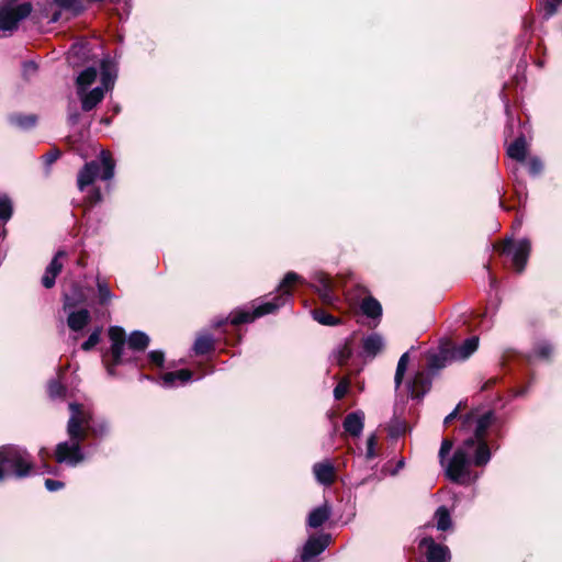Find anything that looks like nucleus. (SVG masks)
Returning a JSON list of instances; mask_svg holds the SVG:
<instances>
[{"instance_id": "1", "label": "nucleus", "mask_w": 562, "mask_h": 562, "mask_svg": "<svg viewBox=\"0 0 562 562\" xmlns=\"http://www.w3.org/2000/svg\"><path fill=\"white\" fill-rule=\"evenodd\" d=\"M492 411L474 419L473 436L465 439L453 452L446 468L447 477L458 484H467L470 479V465L485 467L491 460V450L486 441L488 429L495 423Z\"/></svg>"}, {"instance_id": "2", "label": "nucleus", "mask_w": 562, "mask_h": 562, "mask_svg": "<svg viewBox=\"0 0 562 562\" xmlns=\"http://www.w3.org/2000/svg\"><path fill=\"white\" fill-rule=\"evenodd\" d=\"M69 409L70 417L67 423L68 440L61 441L56 446L54 456L58 463L76 467L86 459L82 449L86 430L82 428V423H87V419L77 412V403H70Z\"/></svg>"}, {"instance_id": "3", "label": "nucleus", "mask_w": 562, "mask_h": 562, "mask_svg": "<svg viewBox=\"0 0 562 562\" xmlns=\"http://www.w3.org/2000/svg\"><path fill=\"white\" fill-rule=\"evenodd\" d=\"M303 279L296 272L290 271L288 272L281 283L279 284V290L281 291L279 295L274 296L272 301L265 302L254 307L252 310H236L231 314V323L233 325H240L245 323H251L256 318L265 316L267 314H271L281 306L285 304L292 297V293L286 286H290L296 282H302Z\"/></svg>"}, {"instance_id": "4", "label": "nucleus", "mask_w": 562, "mask_h": 562, "mask_svg": "<svg viewBox=\"0 0 562 562\" xmlns=\"http://www.w3.org/2000/svg\"><path fill=\"white\" fill-rule=\"evenodd\" d=\"M33 471V463L30 453L18 446L0 448V482L7 475L16 479L29 476Z\"/></svg>"}, {"instance_id": "5", "label": "nucleus", "mask_w": 562, "mask_h": 562, "mask_svg": "<svg viewBox=\"0 0 562 562\" xmlns=\"http://www.w3.org/2000/svg\"><path fill=\"white\" fill-rule=\"evenodd\" d=\"M101 85L89 90L77 91L85 112L93 110L103 99L105 92L111 90L116 79V67L109 58H103L100 65Z\"/></svg>"}, {"instance_id": "6", "label": "nucleus", "mask_w": 562, "mask_h": 562, "mask_svg": "<svg viewBox=\"0 0 562 562\" xmlns=\"http://www.w3.org/2000/svg\"><path fill=\"white\" fill-rule=\"evenodd\" d=\"M114 161L109 151L102 150L100 161L87 162L78 173L77 184L80 191L92 184L97 177L102 180H111L114 176Z\"/></svg>"}, {"instance_id": "7", "label": "nucleus", "mask_w": 562, "mask_h": 562, "mask_svg": "<svg viewBox=\"0 0 562 562\" xmlns=\"http://www.w3.org/2000/svg\"><path fill=\"white\" fill-rule=\"evenodd\" d=\"M32 12L30 2H18L16 0H2L0 3V31L12 34L19 27V23L26 19Z\"/></svg>"}, {"instance_id": "8", "label": "nucleus", "mask_w": 562, "mask_h": 562, "mask_svg": "<svg viewBox=\"0 0 562 562\" xmlns=\"http://www.w3.org/2000/svg\"><path fill=\"white\" fill-rule=\"evenodd\" d=\"M531 251V243L528 238L518 240L506 239L502 252L510 258L515 270L520 273L525 270L529 255Z\"/></svg>"}, {"instance_id": "9", "label": "nucleus", "mask_w": 562, "mask_h": 562, "mask_svg": "<svg viewBox=\"0 0 562 562\" xmlns=\"http://www.w3.org/2000/svg\"><path fill=\"white\" fill-rule=\"evenodd\" d=\"M86 1L87 0H50L44 14L50 23L59 21L63 12L76 16L85 10Z\"/></svg>"}, {"instance_id": "10", "label": "nucleus", "mask_w": 562, "mask_h": 562, "mask_svg": "<svg viewBox=\"0 0 562 562\" xmlns=\"http://www.w3.org/2000/svg\"><path fill=\"white\" fill-rule=\"evenodd\" d=\"M330 535L322 533L311 536L304 543L300 558L301 562H316V558L323 553L330 543Z\"/></svg>"}, {"instance_id": "11", "label": "nucleus", "mask_w": 562, "mask_h": 562, "mask_svg": "<svg viewBox=\"0 0 562 562\" xmlns=\"http://www.w3.org/2000/svg\"><path fill=\"white\" fill-rule=\"evenodd\" d=\"M64 312L67 314V326L74 333L70 339L76 342L82 330L90 323L91 314L87 308L68 310Z\"/></svg>"}, {"instance_id": "12", "label": "nucleus", "mask_w": 562, "mask_h": 562, "mask_svg": "<svg viewBox=\"0 0 562 562\" xmlns=\"http://www.w3.org/2000/svg\"><path fill=\"white\" fill-rule=\"evenodd\" d=\"M406 387L412 398L422 400L431 387V378L425 371H418L407 381Z\"/></svg>"}, {"instance_id": "13", "label": "nucleus", "mask_w": 562, "mask_h": 562, "mask_svg": "<svg viewBox=\"0 0 562 562\" xmlns=\"http://www.w3.org/2000/svg\"><path fill=\"white\" fill-rule=\"evenodd\" d=\"M420 547L426 548L427 562H449L450 550L447 546L437 543L431 537H426L420 540Z\"/></svg>"}, {"instance_id": "14", "label": "nucleus", "mask_w": 562, "mask_h": 562, "mask_svg": "<svg viewBox=\"0 0 562 562\" xmlns=\"http://www.w3.org/2000/svg\"><path fill=\"white\" fill-rule=\"evenodd\" d=\"M87 294L82 285L72 283L68 291L63 294V311L77 310L87 302Z\"/></svg>"}, {"instance_id": "15", "label": "nucleus", "mask_w": 562, "mask_h": 562, "mask_svg": "<svg viewBox=\"0 0 562 562\" xmlns=\"http://www.w3.org/2000/svg\"><path fill=\"white\" fill-rule=\"evenodd\" d=\"M77 412L80 416L82 415V417H86L87 419V423H82L86 436L88 435V431L95 437H103L109 432V425L105 420H93L91 413L79 404H77Z\"/></svg>"}, {"instance_id": "16", "label": "nucleus", "mask_w": 562, "mask_h": 562, "mask_svg": "<svg viewBox=\"0 0 562 562\" xmlns=\"http://www.w3.org/2000/svg\"><path fill=\"white\" fill-rule=\"evenodd\" d=\"M67 256L66 251L58 250L49 265L46 267L45 273L42 277V284L46 289H50L55 284L56 277L60 273L63 269V262L61 259H64Z\"/></svg>"}, {"instance_id": "17", "label": "nucleus", "mask_w": 562, "mask_h": 562, "mask_svg": "<svg viewBox=\"0 0 562 562\" xmlns=\"http://www.w3.org/2000/svg\"><path fill=\"white\" fill-rule=\"evenodd\" d=\"M314 290L318 293L321 300L326 304H334L336 296L333 294V284L328 276L318 273L315 276L314 283L312 284Z\"/></svg>"}, {"instance_id": "18", "label": "nucleus", "mask_w": 562, "mask_h": 562, "mask_svg": "<svg viewBox=\"0 0 562 562\" xmlns=\"http://www.w3.org/2000/svg\"><path fill=\"white\" fill-rule=\"evenodd\" d=\"M313 474L315 480L325 486H329L335 481V467L331 461L324 460L313 465Z\"/></svg>"}, {"instance_id": "19", "label": "nucleus", "mask_w": 562, "mask_h": 562, "mask_svg": "<svg viewBox=\"0 0 562 562\" xmlns=\"http://www.w3.org/2000/svg\"><path fill=\"white\" fill-rule=\"evenodd\" d=\"M124 353L125 344H111V359H104L105 369L109 375H115V367L126 363L128 361V359L124 357Z\"/></svg>"}, {"instance_id": "20", "label": "nucleus", "mask_w": 562, "mask_h": 562, "mask_svg": "<svg viewBox=\"0 0 562 562\" xmlns=\"http://www.w3.org/2000/svg\"><path fill=\"white\" fill-rule=\"evenodd\" d=\"M342 426L345 431L350 436L359 437L364 427V413L362 411L349 413L345 417Z\"/></svg>"}, {"instance_id": "21", "label": "nucleus", "mask_w": 562, "mask_h": 562, "mask_svg": "<svg viewBox=\"0 0 562 562\" xmlns=\"http://www.w3.org/2000/svg\"><path fill=\"white\" fill-rule=\"evenodd\" d=\"M384 348V338L379 333H372L362 339V355L375 358Z\"/></svg>"}, {"instance_id": "22", "label": "nucleus", "mask_w": 562, "mask_h": 562, "mask_svg": "<svg viewBox=\"0 0 562 562\" xmlns=\"http://www.w3.org/2000/svg\"><path fill=\"white\" fill-rule=\"evenodd\" d=\"M479 347V338L473 336L465 339L461 345L456 346L450 351L451 360H467Z\"/></svg>"}, {"instance_id": "23", "label": "nucleus", "mask_w": 562, "mask_h": 562, "mask_svg": "<svg viewBox=\"0 0 562 562\" xmlns=\"http://www.w3.org/2000/svg\"><path fill=\"white\" fill-rule=\"evenodd\" d=\"M331 515V506L325 502L321 506L313 508L307 516V526L318 528L325 524Z\"/></svg>"}, {"instance_id": "24", "label": "nucleus", "mask_w": 562, "mask_h": 562, "mask_svg": "<svg viewBox=\"0 0 562 562\" xmlns=\"http://www.w3.org/2000/svg\"><path fill=\"white\" fill-rule=\"evenodd\" d=\"M192 378V372L188 369H182L173 372H167L161 375V384L164 387L170 389L177 384H184Z\"/></svg>"}, {"instance_id": "25", "label": "nucleus", "mask_w": 562, "mask_h": 562, "mask_svg": "<svg viewBox=\"0 0 562 562\" xmlns=\"http://www.w3.org/2000/svg\"><path fill=\"white\" fill-rule=\"evenodd\" d=\"M353 353L351 339L348 338L342 342L338 344L331 352V359L338 366H345Z\"/></svg>"}, {"instance_id": "26", "label": "nucleus", "mask_w": 562, "mask_h": 562, "mask_svg": "<svg viewBox=\"0 0 562 562\" xmlns=\"http://www.w3.org/2000/svg\"><path fill=\"white\" fill-rule=\"evenodd\" d=\"M360 310L363 315L373 321H380L382 316V305L373 296L364 297L360 304Z\"/></svg>"}, {"instance_id": "27", "label": "nucleus", "mask_w": 562, "mask_h": 562, "mask_svg": "<svg viewBox=\"0 0 562 562\" xmlns=\"http://www.w3.org/2000/svg\"><path fill=\"white\" fill-rule=\"evenodd\" d=\"M507 155L519 162H524L527 156V142L524 135L517 137L508 147Z\"/></svg>"}, {"instance_id": "28", "label": "nucleus", "mask_w": 562, "mask_h": 562, "mask_svg": "<svg viewBox=\"0 0 562 562\" xmlns=\"http://www.w3.org/2000/svg\"><path fill=\"white\" fill-rule=\"evenodd\" d=\"M98 70L95 67H87L76 79L77 91L87 90L97 80Z\"/></svg>"}, {"instance_id": "29", "label": "nucleus", "mask_w": 562, "mask_h": 562, "mask_svg": "<svg viewBox=\"0 0 562 562\" xmlns=\"http://www.w3.org/2000/svg\"><path fill=\"white\" fill-rule=\"evenodd\" d=\"M149 341V336L140 330H134L127 338L128 347L135 351L145 350L148 347Z\"/></svg>"}, {"instance_id": "30", "label": "nucleus", "mask_w": 562, "mask_h": 562, "mask_svg": "<svg viewBox=\"0 0 562 562\" xmlns=\"http://www.w3.org/2000/svg\"><path fill=\"white\" fill-rule=\"evenodd\" d=\"M8 121L21 130H29L36 124L37 117L34 114L14 113L9 115Z\"/></svg>"}, {"instance_id": "31", "label": "nucleus", "mask_w": 562, "mask_h": 562, "mask_svg": "<svg viewBox=\"0 0 562 562\" xmlns=\"http://www.w3.org/2000/svg\"><path fill=\"white\" fill-rule=\"evenodd\" d=\"M214 349V338L211 334L199 335L193 344L195 355L202 356Z\"/></svg>"}, {"instance_id": "32", "label": "nucleus", "mask_w": 562, "mask_h": 562, "mask_svg": "<svg viewBox=\"0 0 562 562\" xmlns=\"http://www.w3.org/2000/svg\"><path fill=\"white\" fill-rule=\"evenodd\" d=\"M436 527L438 530L446 531L451 528L452 519L447 507L440 506L435 513Z\"/></svg>"}, {"instance_id": "33", "label": "nucleus", "mask_w": 562, "mask_h": 562, "mask_svg": "<svg viewBox=\"0 0 562 562\" xmlns=\"http://www.w3.org/2000/svg\"><path fill=\"white\" fill-rule=\"evenodd\" d=\"M451 360L450 352L448 350H441L438 353H432L428 359V367L431 371H438L446 367L448 360Z\"/></svg>"}, {"instance_id": "34", "label": "nucleus", "mask_w": 562, "mask_h": 562, "mask_svg": "<svg viewBox=\"0 0 562 562\" xmlns=\"http://www.w3.org/2000/svg\"><path fill=\"white\" fill-rule=\"evenodd\" d=\"M408 362H409V355H408V352H404L400 357L397 366H396V370H395L394 384H395L396 390L400 387V385L403 382L405 372L407 370Z\"/></svg>"}, {"instance_id": "35", "label": "nucleus", "mask_w": 562, "mask_h": 562, "mask_svg": "<svg viewBox=\"0 0 562 562\" xmlns=\"http://www.w3.org/2000/svg\"><path fill=\"white\" fill-rule=\"evenodd\" d=\"M312 315H313V318L322 325L336 326V325L340 324L339 318L326 313L323 310H314L312 312Z\"/></svg>"}, {"instance_id": "36", "label": "nucleus", "mask_w": 562, "mask_h": 562, "mask_svg": "<svg viewBox=\"0 0 562 562\" xmlns=\"http://www.w3.org/2000/svg\"><path fill=\"white\" fill-rule=\"evenodd\" d=\"M12 213L13 206L11 199L5 194L0 195V221L7 223L11 218Z\"/></svg>"}, {"instance_id": "37", "label": "nucleus", "mask_w": 562, "mask_h": 562, "mask_svg": "<svg viewBox=\"0 0 562 562\" xmlns=\"http://www.w3.org/2000/svg\"><path fill=\"white\" fill-rule=\"evenodd\" d=\"M98 299L101 305H106L113 299V294L104 281L97 280Z\"/></svg>"}, {"instance_id": "38", "label": "nucleus", "mask_w": 562, "mask_h": 562, "mask_svg": "<svg viewBox=\"0 0 562 562\" xmlns=\"http://www.w3.org/2000/svg\"><path fill=\"white\" fill-rule=\"evenodd\" d=\"M553 352V347L549 341L538 342L532 351V357L538 359H549Z\"/></svg>"}, {"instance_id": "39", "label": "nucleus", "mask_w": 562, "mask_h": 562, "mask_svg": "<svg viewBox=\"0 0 562 562\" xmlns=\"http://www.w3.org/2000/svg\"><path fill=\"white\" fill-rule=\"evenodd\" d=\"M101 334H102V327L101 326H97L92 333L89 335V337L87 338V340H85L82 344H81V349L83 351H90L92 350L99 342H100V338H101Z\"/></svg>"}, {"instance_id": "40", "label": "nucleus", "mask_w": 562, "mask_h": 562, "mask_svg": "<svg viewBox=\"0 0 562 562\" xmlns=\"http://www.w3.org/2000/svg\"><path fill=\"white\" fill-rule=\"evenodd\" d=\"M562 5V0H544L542 11H543V19L549 20L551 19L559 10V8Z\"/></svg>"}, {"instance_id": "41", "label": "nucleus", "mask_w": 562, "mask_h": 562, "mask_svg": "<svg viewBox=\"0 0 562 562\" xmlns=\"http://www.w3.org/2000/svg\"><path fill=\"white\" fill-rule=\"evenodd\" d=\"M109 338L111 344H126L125 330L121 326H111L109 328Z\"/></svg>"}, {"instance_id": "42", "label": "nucleus", "mask_w": 562, "mask_h": 562, "mask_svg": "<svg viewBox=\"0 0 562 562\" xmlns=\"http://www.w3.org/2000/svg\"><path fill=\"white\" fill-rule=\"evenodd\" d=\"M350 386V381L348 378H342L338 384L334 389V397L335 400H341L348 392Z\"/></svg>"}, {"instance_id": "43", "label": "nucleus", "mask_w": 562, "mask_h": 562, "mask_svg": "<svg viewBox=\"0 0 562 562\" xmlns=\"http://www.w3.org/2000/svg\"><path fill=\"white\" fill-rule=\"evenodd\" d=\"M66 393L65 386L58 381H50L48 384V394L52 398L63 397Z\"/></svg>"}, {"instance_id": "44", "label": "nucleus", "mask_w": 562, "mask_h": 562, "mask_svg": "<svg viewBox=\"0 0 562 562\" xmlns=\"http://www.w3.org/2000/svg\"><path fill=\"white\" fill-rule=\"evenodd\" d=\"M543 170V162L538 157H531L528 161V171L530 176L537 177Z\"/></svg>"}, {"instance_id": "45", "label": "nucleus", "mask_w": 562, "mask_h": 562, "mask_svg": "<svg viewBox=\"0 0 562 562\" xmlns=\"http://www.w3.org/2000/svg\"><path fill=\"white\" fill-rule=\"evenodd\" d=\"M451 449H452V442L450 440L445 439L441 442V447L439 450V461H440V464L442 467H445V469L447 468V464L449 463V462L446 463V458L450 453Z\"/></svg>"}, {"instance_id": "46", "label": "nucleus", "mask_w": 562, "mask_h": 562, "mask_svg": "<svg viewBox=\"0 0 562 562\" xmlns=\"http://www.w3.org/2000/svg\"><path fill=\"white\" fill-rule=\"evenodd\" d=\"M60 157V150L57 149V148H53L52 150H49L48 153H46L44 156H43V159H44V164H45V167H46V172L48 173L49 172V168L50 166Z\"/></svg>"}, {"instance_id": "47", "label": "nucleus", "mask_w": 562, "mask_h": 562, "mask_svg": "<svg viewBox=\"0 0 562 562\" xmlns=\"http://www.w3.org/2000/svg\"><path fill=\"white\" fill-rule=\"evenodd\" d=\"M148 360L151 364L162 368L165 363V352L162 350H151L148 352Z\"/></svg>"}, {"instance_id": "48", "label": "nucleus", "mask_w": 562, "mask_h": 562, "mask_svg": "<svg viewBox=\"0 0 562 562\" xmlns=\"http://www.w3.org/2000/svg\"><path fill=\"white\" fill-rule=\"evenodd\" d=\"M375 446H376V436H375V434H371L367 439L366 458L368 460H372L376 457Z\"/></svg>"}, {"instance_id": "49", "label": "nucleus", "mask_w": 562, "mask_h": 562, "mask_svg": "<svg viewBox=\"0 0 562 562\" xmlns=\"http://www.w3.org/2000/svg\"><path fill=\"white\" fill-rule=\"evenodd\" d=\"M36 71H37V65L34 61L29 60L23 64V76L26 79H30L31 77H33L36 74Z\"/></svg>"}, {"instance_id": "50", "label": "nucleus", "mask_w": 562, "mask_h": 562, "mask_svg": "<svg viewBox=\"0 0 562 562\" xmlns=\"http://www.w3.org/2000/svg\"><path fill=\"white\" fill-rule=\"evenodd\" d=\"M45 487L49 492H56L64 487V483L61 481L53 480V479H46L45 480Z\"/></svg>"}, {"instance_id": "51", "label": "nucleus", "mask_w": 562, "mask_h": 562, "mask_svg": "<svg viewBox=\"0 0 562 562\" xmlns=\"http://www.w3.org/2000/svg\"><path fill=\"white\" fill-rule=\"evenodd\" d=\"M405 432V425L401 422H395L392 426H391V436L392 437H397V436H401L402 434Z\"/></svg>"}, {"instance_id": "52", "label": "nucleus", "mask_w": 562, "mask_h": 562, "mask_svg": "<svg viewBox=\"0 0 562 562\" xmlns=\"http://www.w3.org/2000/svg\"><path fill=\"white\" fill-rule=\"evenodd\" d=\"M119 5H121V10L123 11L120 15L125 14L128 15L132 9V0H114Z\"/></svg>"}, {"instance_id": "53", "label": "nucleus", "mask_w": 562, "mask_h": 562, "mask_svg": "<svg viewBox=\"0 0 562 562\" xmlns=\"http://www.w3.org/2000/svg\"><path fill=\"white\" fill-rule=\"evenodd\" d=\"M90 203L95 204L102 200V194L100 189H93L89 195Z\"/></svg>"}, {"instance_id": "54", "label": "nucleus", "mask_w": 562, "mask_h": 562, "mask_svg": "<svg viewBox=\"0 0 562 562\" xmlns=\"http://www.w3.org/2000/svg\"><path fill=\"white\" fill-rule=\"evenodd\" d=\"M79 117H80V115H79V113H78V112L69 113V115H68V121H69V123H70L71 125H75V124H77V123H78Z\"/></svg>"}, {"instance_id": "55", "label": "nucleus", "mask_w": 562, "mask_h": 562, "mask_svg": "<svg viewBox=\"0 0 562 562\" xmlns=\"http://www.w3.org/2000/svg\"><path fill=\"white\" fill-rule=\"evenodd\" d=\"M457 414H458V408H456V409H454V411H452L448 416H446V418H445L443 423H445L446 425H447V424H449L450 422H452V420L456 418Z\"/></svg>"}, {"instance_id": "56", "label": "nucleus", "mask_w": 562, "mask_h": 562, "mask_svg": "<svg viewBox=\"0 0 562 562\" xmlns=\"http://www.w3.org/2000/svg\"><path fill=\"white\" fill-rule=\"evenodd\" d=\"M404 465H405V461H404V459L398 460V462H397V464H396L395 469L391 472V474H392V475L397 474V472H398L401 469H403V468H404Z\"/></svg>"}, {"instance_id": "57", "label": "nucleus", "mask_w": 562, "mask_h": 562, "mask_svg": "<svg viewBox=\"0 0 562 562\" xmlns=\"http://www.w3.org/2000/svg\"><path fill=\"white\" fill-rule=\"evenodd\" d=\"M527 393V389H522L517 393V396H522Z\"/></svg>"}, {"instance_id": "58", "label": "nucleus", "mask_w": 562, "mask_h": 562, "mask_svg": "<svg viewBox=\"0 0 562 562\" xmlns=\"http://www.w3.org/2000/svg\"><path fill=\"white\" fill-rule=\"evenodd\" d=\"M5 236V229L3 228L1 232H0V240L3 239Z\"/></svg>"}, {"instance_id": "59", "label": "nucleus", "mask_w": 562, "mask_h": 562, "mask_svg": "<svg viewBox=\"0 0 562 562\" xmlns=\"http://www.w3.org/2000/svg\"><path fill=\"white\" fill-rule=\"evenodd\" d=\"M226 321H221L218 323L215 324V326H221L222 324H224Z\"/></svg>"}, {"instance_id": "60", "label": "nucleus", "mask_w": 562, "mask_h": 562, "mask_svg": "<svg viewBox=\"0 0 562 562\" xmlns=\"http://www.w3.org/2000/svg\"><path fill=\"white\" fill-rule=\"evenodd\" d=\"M102 122H104L105 124H110V120L109 119H104Z\"/></svg>"}, {"instance_id": "61", "label": "nucleus", "mask_w": 562, "mask_h": 562, "mask_svg": "<svg viewBox=\"0 0 562 562\" xmlns=\"http://www.w3.org/2000/svg\"><path fill=\"white\" fill-rule=\"evenodd\" d=\"M40 454H41L42 457L44 456V449H42V450L40 451Z\"/></svg>"}]
</instances>
